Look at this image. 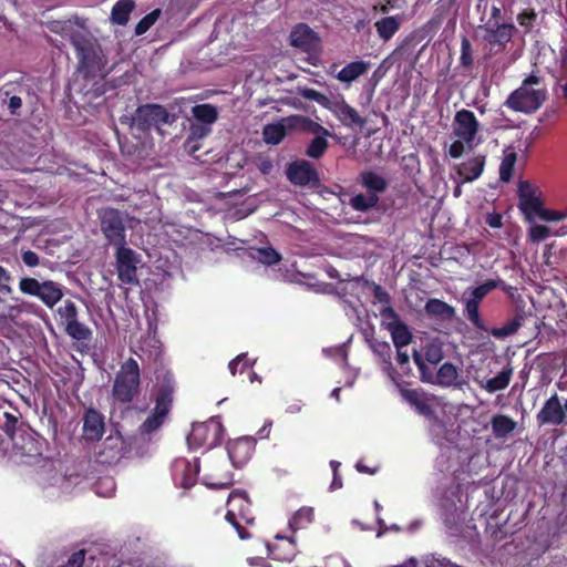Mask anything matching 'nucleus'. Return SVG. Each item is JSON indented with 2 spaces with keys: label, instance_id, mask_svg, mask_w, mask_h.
I'll return each instance as SVG.
<instances>
[{
  "label": "nucleus",
  "instance_id": "1",
  "mask_svg": "<svg viewBox=\"0 0 567 567\" xmlns=\"http://www.w3.org/2000/svg\"><path fill=\"white\" fill-rule=\"evenodd\" d=\"M50 29L71 41L76 51L80 70L85 76H95L102 71L104 55L100 44L91 34L86 20L75 17L66 21H53Z\"/></svg>",
  "mask_w": 567,
  "mask_h": 567
},
{
  "label": "nucleus",
  "instance_id": "2",
  "mask_svg": "<svg viewBox=\"0 0 567 567\" xmlns=\"http://www.w3.org/2000/svg\"><path fill=\"white\" fill-rule=\"evenodd\" d=\"M451 136L447 154L453 158L462 157L483 142L482 125L472 111L462 109L455 113Z\"/></svg>",
  "mask_w": 567,
  "mask_h": 567
},
{
  "label": "nucleus",
  "instance_id": "3",
  "mask_svg": "<svg viewBox=\"0 0 567 567\" xmlns=\"http://www.w3.org/2000/svg\"><path fill=\"white\" fill-rule=\"evenodd\" d=\"M547 96V89L539 72L533 71L506 100L505 104L517 112L533 113L537 111Z\"/></svg>",
  "mask_w": 567,
  "mask_h": 567
},
{
  "label": "nucleus",
  "instance_id": "4",
  "mask_svg": "<svg viewBox=\"0 0 567 567\" xmlns=\"http://www.w3.org/2000/svg\"><path fill=\"white\" fill-rule=\"evenodd\" d=\"M298 94L306 100L315 101L322 107L329 110L336 118L344 126H363L365 121L358 111L347 103L342 94H336L331 97L310 87H298Z\"/></svg>",
  "mask_w": 567,
  "mask_h": 567
},
{
  "label": "nucleus",
  "instance_id": "5",
  "mask_svg": "<svg viewBox=\"0 0 567 567\" xmlns=\"http://www.w3.org/2000/svg\"><path fill=\"white\" fill-rule=\"evenodd\" d=\"M141 391V369L134 358L124 360L115 373L112 396L116 402L130 403Z\"/></svg>",
  "mask_w": 567,
  "mask_h": 567
},
{
  "label": "nucleus",
  "instance_id": "6",
  "mask_svg": "<svg viewBox=\"0 0 567 567\" xmlns=\"http://www.w3.org/2000/svg\"><path fill=\"white\" fill-rule=\"evenodd\" d=\"M156 379L159 390L153 412L141 426L144 433H152L163 424L173 401L174 380L172 373L167 371L158 373Z\"/></svg>",
  "mask_w": 567,
  "mask_h": 567
},
{
  "label": "nucleus",
  "instance_id": "7",
  "mask_svg": "<svg viewBox=\"0 0 567 567\" xmlns=\"http://www.w3.org/2000/svg\"><path fill=\"white\" fill-rule=\"evenodd\" d=\"M19 289L24 295L37 297L50 309L63 298L61 285L52 280L39 281L35 278L23 277L19 281Z\"/></svg>",
  "mask_w": 567,
  "mask_h": 567
},
{
  "label": "nucleus",
  "instance_id": "8",
  "mask_svg": "<svg viewBox=\"0 0 567 567\" xmlns=\"http://www.w3.org/2000/svg\"><path fill=\"white\" fill-rule=\"evenodd\" d=\"M223 432V424L217 416L206 422L194 423L187 436V444L190 449H212L219 443Z\"/></svg>",
  "mask_w": 567,
  "mask_h": 567
},
{
  "label": "nucleus",
  "instance_id": "9",
  "mask_svg": "<svg viewBox=\"0 0 567 567\" xmlns=\"http://www.w3.org/2000/svg\"><path fill=\"white\" fill-rule=\"evenodd\" d=\"M42 455V442L33 433L23 432L13 436L10 458L18 465L35 463Z\"/></svg>",
  "mask_w": 567,
  "mask_h": 567
},
{
  "label": "nucleus",
  "instance_id": "10",
  "mask_svg": "<svg viewBox=\"0 0 567 567\" xmlns=\"http://www.w3.org/2000/svg\"><path fill=\"white\" fill-rule=\"evenodd\" d=\"M227 506L226 520L236 528L241 539L249 538V534L244 530L243 523L250 524L254 518L250 516V506L246 493L241 491L233 492L228 497Z\"/></svg>",
  "mask_w": 567,
  "mask_h": 567
},
{
  "label": "nucleus",
  "instance_id": "11",
  "mask_svg": "<svg viewBox=\"0 0 567 567\" xmlns=\"http://www.w3.org/2000/svg\"><path fill=\"white\" fill-rule=\"evenodd\" d=\"M226 462L223 457L216 458L207 456L203 463L202 483L210 488H226L233 482V475L229 471H224Z\"/></svg>",
  "mask_w": 567,
  "mask_h": 567
},
{
  "label": "nucleus",
  "instance_id": "12",
  "mask_svg": "<svg viewBox=\"0 0 567 567\" xmlns=\"http://www.w3.org/2000/svg\"><path fill=\"white\" fill-rule=\"evenodd\" d=\"M101 229L116 249L125 246V228L117 210L107 208L101 213Z\"/></svg>",
  "mask_w": 567,
  "mask_h": 567
},
{
  "label": "nucleus",
  "instance_id": "13",
  "mask_svg": "<svg viewBox=\"0 0 567 567\" xmlns=\"http://www.w3.org/2000/svg\"><path fill=\"white\" fill-rule=\"evenodd\" d=\"M391 380L398 386L399 392L403 400L413 406L419 414L424 416H432L434 412L435 398L433 395H429L425 392L416 389H406L404 388L394 377V374L390 373Z\"/></svg>",
  "mask_w": 567,
  "mask_h": 567
},
{
  "label": "nucleus",
  "instance_id": "14",
  "mask_svg": "<svg viewBox=\"0 0 567 567\" xmlns=\"http://www.w3.org/2000/svg\"><path fill=\"white\" fill-rule=\"evenodd\" d=\"M115 258L118 279L123 284H136L140 256L133 249L123 246L116 249Z\"/></svg>",
  "mask_w": 567,
  "mask_h": 567
},
{
  "label": "nucleus",
  "instance_id": "15",
  "mask_svg": "<svg viewBox=\"0 0 567 567\" xmlns=\"http://www.w3.org/2000/svg\"><path fill=\"white\" fill-rule=\"evenodd\" d=\"M539 425H566L567 415L557 393L550 395L536 415Z\"/></svg>",
  "mask_w": 567,
  "mask_h": 567
},
{
  "label": "nucleus",
  "instance_id": "16",
  "mask_svg": "<svg viewBox=\"0 0 567 567\" xmlns=\"http://www.w3.org/2000/svg\"><path fill=\"white\" fill-rule=\"evenodd\" d=\"M127 453L124 439L118 433L109 435L102 443L97 452V461L101 464L114 465L118 463Z\"/></svg>",
  "mask_w": 567,
  "mask_h": 567
},
{
  "label": "nucleus",
  "instance_id": "17",
  "mask_svg": "<svg viewBox=\"0 0 567 567\" xmlns=\"http://www.w3.org/2000/svg\"><path fill=\"white\" fill-rule=\"evenodd\" d=\"M518 207L528 221H532L542 207L540 192L528 182H520L518 185Z\"/></svg>",
  "mask_w": 567,
  "mask_h": 567
},
{
  "label": "nucleus",
  "instance_id": "18",
  "mask_svg": "<svg viewBox=\"0 0 567 567\" xmlns=\"http://www.w3.org/2000/svg\"><path fill=\"white\" fill-rule=\"evenodd\" d=\"M483 31V39L492 47H497V50H503L505 45L513 38L515 27L508 23H492L488 22L481 28Z\"/></svg>",
  "mask_w": 567,
  "mask_h": 567
},
{
  "label": "nucleus",
  "instance_id": "19",
  "mask_svg": "<svg viewBox=\"0 0 567 567\" xmlns=\"http://www.w3.org/2000/svg\"><path fill=\"white\" fill-rule=\"evenodd\" d=\"M200 467L197 460L193 463L185 458L176 460L173 464L174 482L185 489L190 488L196 483Z\"/></svg>",
  "mask_w": 567,
  "mask_h": 567
},
{
  "label": "nucleus",
  "instance_id": "20",
  "mask_svg": "<svg viewBox=\"0 0 567 567\" xmlns=\"http://www.w3.org/2000/svg\"><path fill=\"white\" fill-rule=\"evenodd\" d=\"M288 179L298 186L317 184L319 178L315 167L307 161H297L287 168Z\"/></svg>",
  "mask_w": 567,
  "mask_h": 567
},
{
  "label": "nucleus",
  "instance_id": "21",
  "mask_svg": "<svg viewBox=\"0 0 567 567\" xmlns=\"http://www.w3.org/2000/svg\"><path fill=\"white\" fill-rule=\"evenodd\" d=\"M289 41L292 47L305 52L313 51L319 45V37L305 23H299L291 30Z\"/></svg>",
  "mask_w": 567,
  "mask_h": 567
},
{
  "label": "nucleus",
  "instance_id": "22",
  "mask_svg": "<svg viewBox=\"0 0 567 567\" xmlns=\"http://www.w3.org/2000/svg\"><path fill=\"white\" fill-rule=\"evenodd\" d=\"M134 121H136L143 128H147L153 125L167 123L168 114L161 105L147 104L136 110Z\"/></svg>",
  "mask_w": 567,
  "mask_h": 567
},
{
  "label": "nucleus",
  "instance_id": "23",
  "mask_svg": "<svg viewBox=\"0 0 567 567\" xmlns=\"http://www.w3.org/2000/svg\"><path fill=\"white\" fill-rule=\"evenodd\" d=\"M255 442L250 437H241L230 442L227 447L228 457L235 467L245 465L252 455Z\"/></svg>",
  "mask_w": 567,
  "mask_h": 567
},
{
  "label": "nucleus",
  "instance_id": "24",
  "mask_svg": "<svg viewBox=\"0 0 567 567\" xmlns=\"http://www.w3.org/2000/svg\"><path fill=\"white\" fill-rule=\"evenodd\" d=\"M443 342L439 339L430 340L423 348L422 352L414 351L413 358L417 368L423 371L425 369V361L431 364H437L442 361Z\"/></svg>",
  "mask_w": 567,
  "mask_h": 567
},
{
  "label": "nucleus",
  "instance_id": "25",
  "mask_svg": "<svg viewBox=\"0 0 567 567\" xmlns=\"http://www.w3.org/2000/svg\"><path fill=\"white\" fill-rule=\"evenodd\" d=\"M12 277L11 274L2 266H0V303L3 305L2 310H0V318L6 316H12L14 312L19 313L21 311L18 303L8 305L7 301L11 297L13 289L11 287Z\"/></svg>",
  "mask_w": 567,
  "mask_h": 567
},
{
  "label": "nucleus",
  "instance_id": "26",
  "mask_svg": "<svg viewBox=\"0 0 567 567\" xmlns=\"http://www.w3.org/2000/svg\"><path fill=\"white\" fill-rule=\"evenodd\" d=\"M485 166V157L476 155L455 166L456 174L462 183H471L477 179Z\"/></svg>",
  "mask_w": 567,
  "mask_h": 567
},
{
  "label": "nucleus",
  "instance_id": "27",
  "mask_svg": "<svg viewBox=\"0 0 567 567\" xmlns=\"http://www.w3.org/2000/svg\"><path fill=\"white\" fill-rule=\"evenodd\" d=\"M371 66L369 61L358 60L346 64L337 74L336 79L349 87L360 76L364 75Z\"/></svg>",
  "mask_w": 567,
  "mask_h": 567
},
{
  "label": "nucleus",
  "instance_id": "28",
  "mask_svg": "<svg viewBox=\"0 0 567 567\" xmlns=\"http://www.w3.org/2000/svg\"><path fill=\"white\" fill-rule=\"evenodd\" d=\"M104 432V421L101 413L87 410L83 419V435L86 440L96 441Z\"/></svg>",
  "mask_w": 567,
  "mask_h": 567
},
{
  "label": "nucleus",
  "instance_id": "29",
  "mask_svg": "<svg viewBox=\"0 0 567 567\" xmlns=\"http://www.w3.org/2000/svg\"><path fill=\"white\" fill-rule=\"evenodd\" d=\"M293 130V123L288 122V116L280 121L268 124L262 130V137L265 143L270 145L279 144L287 134V131Z\"/></svg>",
  "mask_w": 567,
  "mask_h": 567
},
{
  "label": "nucleus",
  "instance_id": "30",
  "mask_svg": "<svg viewBox=\"0 0 567 567\" xmlns=\"http://www.w3.org/2000/svg\"><path fill=\"white\" fill-rule=\"evenodd\" d=\"M276 539L280 540V544L268 545L272 558L281 561H291L297 551L295 540L280 535H277Z\"/></svg>",
  "mask_w": 567,
  "mask_h": 567
},
{
  "label": "nucleus",
  "instance_id": "31",
  "mask_svg": "<svg viewBox=\"0 0 567 567\" xmlns=\"http://www.w3.org/2000/svg\"><path fill=\"white\" fill-rule=\"evenodd\" d=\"M501 288L503 290H507V286L503 280L499 278L496 279H488L482 285L475 287V288H468L464 291L463 296L465 298L471 299L472 301L481 303V301L484 299V297L492 290Z\"/></svg>",
  "mask_w": 567,
  "mask_h": 567
},
{
  "label": "nucleus",
  "instance_id": "32",
  "mask_svg": "<svg viewBox=\"0 0 567 567\" xmlns=\"http://www.w3.org/2000/svg\"><path fill=\"white\" fill-rule=\"evenodd\" d=\"M501 288L503 290H507V286L503 280L499 278L496 279H488L482 285L475 287V288H468L464 291L463 296L465 298L471 299L472 301L481 303V301L484 299V297L492 290Z\"/></svg>",
  "mask_w": 567,
  "mask_h": 567
},
{
  "label": "nucleus",
  "instance_id": "33",
  "mask_svg": "<svg viewBox=\"0 0 567 567\" xmlns=\"http://www.w3.org/2000/svg\"><path fill=\"white\" fill-rule=\"evenodd\" d=\"M501 288L503 290H507V286L503 280L499 278L496 279H488L482 285L475 287V288H468L464 291L463 296L465 298L471 299L472 301L481 303V301L484 299V297L492 290Z\"/></svg>",
  "mask_w": 567,
  "mask_h": 567
},
{
  "label": "nucleus",
  "instance_id": "34",
  "mask_svg": "<svg viewBox=\"0 0 567 567\" xmlns=\"http://www.w3.org/2000/svg\"><path fill=\"white\" fill-rule=\"evenodd\" d=\"M492 432L496 439H505L515 431L517 423L505 414H496L491 420Z\"/></svg>",
  "mask_w": 567,
  "mask_h": 567
},
{
  "label": "nucleus",
  "instance_id": "35",
  "mask_svg": "<svg viewBox=\"0 0 567 567\" xmlns=\"http://www.w3.org/2000/svg\"><path fill=\"white\" fill-rule=\"evenodd\" d=\"M513 368L511 365L505 367L494 378L488 379L482 388L488 393H495L506 389L513 377Z\"/></svg>",
  "mask_w": 567,
  "mask_h": 567
},
{
  "label": "nucleus",
  "instance_id": "36",
  "mask_svg": "<svg viewBox=\"0 0 567 567\" xmlns=\"http://www.w3.org/2000/svg\"><path fill=\"white\" fill-rule=\"evenodd\" d=\"M288 122L293 123V130L300 128L316 134L317 136H330V132L319 123L302 115L288 116Z\"/></svg>",
  "mask_w": 567,
  "mask_h": 567
},
{
  "label": "nucleus",
  "instance_id": "37",
  "mask_svg": "<svg viewBox=\"0 0 567 567\" xmlns=\"http://www.w3.org/2000/svg\"><path fill=\"white\" fill-rule=\"evenodd\" d=\"M135 8L133 0H118L112 8L111 21L114 24L125 25L128 22L130 14Z\"/></svg>",
  "mask_w": 567,
  "mask_h": 567
},
{
  "label": "nucleus",
  "instance_id": "38",
  "mask_svg": "<svg viewBox=\"0 0 567 567\" xmlns=\"http://www.w3.org/2000/svg\"><path fill=\"white\" fill-rule=\"evenodd\" d=\"M196 122L213 125L218 118V111L212 104H198L192 109Z\"/></svg>",
  "mask_w": 567,
  "mask_h": 567
},
{
  "label": "nucleus",
  "instance_id": "39",
  "mask_svg": "<svg viewBox=\"0 0 567 567\" xmlns=\"http://www.w3.org/2000/svg\"><path fill=\"white\" fill-rule=\"evenodd\" d=\"M431 434L435 443L441 447H447L449 443H452L455 437V433L449 430L442 422L434 421L430 427Z\"/></svg>",
  "mask_w": 567,
  "mask_h": 567
},
{
  "label": "nucleus",
  "instance_id": "40",
  "mask_svg": "<svg viewBox=\"0 0 567 567\" xmlns=\"http://www.w3.org/2000/svg\"><path fill=\"white\" fill-rule=\"evenodd\" d=\"M462 302L464 303L463 315L466 319L480 330H486V326L480 316V303L472 301L465 296H462Z\"/></svg>",
  "mask_w": 567,
  "mask_h": 567
},
{
  "label": "nucleus",
  "instance_id": "41",
  "mask_svg": "<svg viewBox=\"0 0 567 567\" xmlns=\"http://www.w3.org/2000/svg\"><path fill=\"white\" fill-rule=\"evenodd\" d=\"M361 183L369 193H374L378 196L386 187L384 177L371 171L361 174Z\"/></svg>",
  "mask_w": 567,
  "mask_h": 567
},
{
  "label": "nucleus",
  "instance_id": "42",
  "mask_svg": "<svg viewBox=\"0 0 567 567\" xmlns=\"http://www.w3.org/2000/svg\"><path fill=\"white\" fill-rule=\"evenodd\" d=\"M425 311L440 319H450L454 315L453 307L439 299H430L425 305Z\"/></svg>",
  "mask_w": 567,
  "mask_h": 567
},
{
  "label": "nucleus",
  "instance_id": "43",
  "mask_svg": "<svg viewBox=\"0 0 567 567\" xmlns=\"http://www.w3.org/2000/svg\"><path fill=\"white\" fill-rule=\"evenodd\" d=\"M250 257L259 262L271 266L280 261L281 256L272 247L254 248L249 252Z\"/></svg>",
  "mask_w": 567,
  "mask_h": 567
},
{
  "label": "nucleus",
  "instance_id": "44",
  "mask_svg": "<svg viewBox=\"0 0 567 567\" xmlns=\"http://www.w3.org/2000/svg\"><path fill=\"white\" fill-rule=\"evenodd\" d=\"M379 202V196L374 193L357 194L350 199V205L359 212H367L373 208Z\"/></svg>",
  "mask_w": 567,
  "mask_h": 567
},
{
  "label": "nucleus",
  "instance_id": "45",
  "mask_svg": "<svg viewBox=\"0 0 567 567\" xmlns=\"http://www.w3.org/2000/svg\"><path fill=\"white\" fill-rule=\"evenodd\" d=\"M313 519V508L302 507L289 520L292 532L307 527Z\"/></svg>",
  "mask_w": 567,
  "mask_h": 567
},
{
  "label": "nucleus",
  "instance_id": "46",
  "mask_svg": "<svg viewBox=\"0 0 567 567\" xmlns=\"http://www.w3.org/2000/svg\"><path fill=\"white\" fill-rule=\"evenodd\" d=\"M378 34L383 40H389L399 30V21L395 17H386L375 23Z\"/></svg>",
  "mask_w": 567,
  "mask_h": 567
},
{
  "label": "nucleus",
  "instance_id": "47",
  "mask_svg": "<svg viewBox=\"0 0 567 567\" xmlns=\"http://www.w3.org/2000/svg\"><path fill=\"white\" fill-rule=\"evenodd\" d=\"M458 377L456 368L452 363H444L437 371L436 381L440 385H453Z\"/></svg>",
  "mask_w": 567,
  "mask_h": 567
},
{
  "label": "nucleus",
  "instance_id": "48",
  "mask_svg": "<svg viewBox=\"0 0 567 567\" xmlns=\"http://www.w3.org/2000/svg\"><path fill=\"white\" fill-rule=\"evenodd\" d=\"M381 324L388 330H392L403 321L400 319L395 310L390 306L385 305L380 308Z\"/></svg>",
  "mask_w": 567,
  "mask_h": 567
},
{
  "label": "nucleus",
  "instance_id": "49",
  "mask_svg": "<svg viewBox=\"0 0 567 567\" xmlns=\"http://www.w3.org/2000/svg\"><path fill=\"white\" fill-rule=\"evenodd\" d=\"M389 332L391 333V338L395 347H405L412 340V334L404 322L390 330Z\"/></svg>",
  "mask_w": 567,
  "mask_h": 567
},
{
  "label": "nucleus",
  "instance_id": "50",
  "mask_svg": "<svg viewBox=\"0 0 567 567\" xmlns=\"http://www.w3.org/2000/svg\"><path fill=\"white\" fill-rule=\"evenodd\" d=\"M522 326L520 318H514L511 321L506 322L503 327L493 328L491 330V334L497 339H505L509 336H513L517 332V330Z\"/></svg>",
  "mask_w": 567,
  "mask_h": 567
},
{
  "label": "nucleus",
  "instance_id": "51",
  "mask_svg": "<svg viewBox=\"0 0 567 567\" xmlns=\"http://www.w3.org/2000/svg\"><path fill=\"white\" fill-rule=\"evenodd\" d=\"M66 333L79 341H84L90 339L91 337V330L81 323L78 319L75 321L69 322V324L65 326Z\"/></svg>",
  "mask_w": 567,
  "mask_h": 567
},
{
  "label": "nucleus",
  "instance_id": "52",
  "mask_svg": "<svg viewBox=\"0 0 567 567\" xmlns=\"http://www.w3.org/2000/svg\"><path fill=\"white\" fill-rule=\"evenodd\" d=\"M328 136H316L307 147L306 154L311 158L321 157L328 148Z\"/></svg>",
  "mask_w": 567,
  "mask_h": 567
},
{
  "label": "nucleus",
  "instance_id": "53",
  "mask_svg": "<svg viewBox=\"0 0 567 567\" xmlns=\"http://www.w3.org/2000/svg\"><path fill=\"white\" fill-rule=\"evenodd\" d=\"M516 162V154L508 153L504 156L499 166V177L503 182H508L512 177L514 165Z\"/></svg>",
  "mask_w": 567,
  "mask_h": 567
},
{
  "label": "nucleus",
  "instance_id": "54",
  "mask_svg": "<svg viewBox=\"0 0 567 567\" xmlns=\"http://www.w3.org/2000/svg\"><path fill=\"white\" fill-rule=\"evenodd\" d=\"M58 313L64 326L78 319V309L74 302L68 300L58 309Z\"/></svg>",
  "mask_w": 567,
  "mask_h": 567
},
{
  "label": "nucleus",
  "instance_id": "55",
  "mask_svg": "<svg viewBox=\"0 0 567 567\" xmlns=\"http://www.w3.org/2000/svg\"><path fill=\"white\" fill-rule=\"evenodd\" d=\"M161 10L156 9L151 13L146 14L135 27V34L142 35L148 31V29L157 21L159 18Z\"/></svg>",
  "mask_w": 567,
  "mask_h": 567
},
{
  "label": "nucleus",
  "instance_id": "56",
  "mask_svg": "<svg viewBox=\"0 0 567 567\" xmlns=\"http://www.w3.org/2000/svg\"><path fill=\"white\" fill-rule=\"evenodd\" d=\"M532 241L539 243L551 235L550 228L545 225L534 224L528 231Z\"/></svg>",
  "mask_w": 567,
  "mask_h": 567
},
{
  "label": "nucleus",
  "instance_id": "57",
  "mask_svg": "<svg viewBox=\"0 0 567 567\" xmlns=\"http://www.w3.org/2000/svg\"><path fill=\"white\" fill-rule=\"evenodd\" d=\"M251 367V362L247 359L245 353L237 355L234 360L229 362V371L233 375L236 373H241L244 370Z\"/></svg>",
  "mask_w": 567,
  "mask_h": 567
},
{
  "label": "nucleus",
  "instance_id": "58",
  "mask_svg": "<svg viewBox=\"0 0 567 567\" xmlns=\"http://www.w3.org/2000/svg\"><path fill=\"white\" fill-rule=\"evenodd\" d=\"M96 494L103 497H111L115 492V483L113 478L105 477L96 484Z\"/></svg>",
  "mask_w": 567,
  "mask_h": 567
},
{
  "label": "nucleus",
  "instance_id": "59",
  "mask_svg": "<svg viewBox=\"0 0 567 567\" xmlns=\"http://www.w3.org/2000/svg\"><path fill=\"white\" fill-rule=\"evenodd\" d=\"M138 349L141 351H150L151 353L156 354L159 350V340L155 334L150 333L146 338L140 341Z\"/></svg>",
  "mask_w": 567,
  "mask_h": 567
},
{
  "label": "nucleus",
  "instance_id": "60",
  "mask_svg": "<svg viewBox=\"0 0 567 567\" xmlns=\"http://www.w3.org/2000/svg\"><path fill=\"white\" fill-rule=\"evenodd\" d=\"M535 216H538L540 219L545 221H558L564 218H567V215H565V210L557 212V210H550L545 209L543 206L539 208V210L536 213Z\"/></svg>",
  "mask_w": 567,
  "mask_h": 567
},
{
  "label": "nucleus",
  "instance_id": "61",
  "mask_svg": "<svg viewBox=\"0 0 567 567\" xmlns=\"http://www.w3.org/2000/svg\"><path fill=\"white\" fill-rule=\"evenodd\" d=\"M210 131V125L196 122L190 125V137L200 140L208 135Z\"/></svg>",
  "mask_w": 567,
  "mask_h": 567
},
{
  "label": "nucleus",
  "instance_id": "62",
  "mask_svg": "<svg viewBox=\"0 0 567 567\" xmlns=\"http://www.w3.org/2000/svg\"><path fill=\"white\" fill-rule=\"evenodd\" d=\"M461 61H462V64L463 65H470L472 63V56H471V52H472V48H471V43L470 41L464 38L462 40V44H461Z\"/></svg>",
  "mask_w": 567,
  "mask_h": 567
},
{
  "label": "nucleus",
  "instance_id": "63",
  "mask_svg": "<svg viewBox=\"0 0 567 567\" xmlns=\"http://www.w3.org/2000/svg\"><path fill=\"white\" fill-rule=\"evenodd\" d=\"M536 19V13L533 10H525L518 14L517 21L520 25L529 28Z\"/></svg>",
  "mask_w": 567,
  "mask_h": 567
},
{
  "label": "nucleus",
  "instance_id": "64",
  "mask_svg": "<svg viewBox=\"0 0 567 567\" xmlns=\"http://www.w3.org/2000/svg\"><path fill=\"white\" fill-rule=\"evenodd\" d=\"M327 567H351L343 557L334 555L328 558Z\"/></svg>",
  "mask_w": 567,
  "mask_h": 567
}]
</instances>
